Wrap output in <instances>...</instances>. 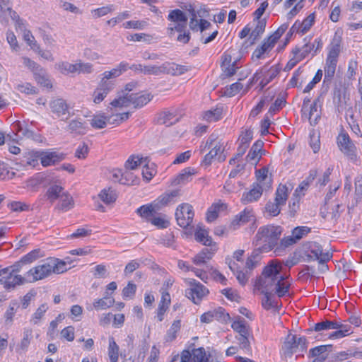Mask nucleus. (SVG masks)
I'll list each match as a JSON object with an SVG mask.
<instances>
[{"label": "nucleus", "mask_w": 362, "mask_h": 362, "mask_svg": "<svg viewBox=\"0 0 362 362\" xmlns=\"http://www.w3.org/2000/svg\"><path fill=\"white\" fill-rule=\"evenodd\" d=\"M282 267L277 260H272L267 265L261 276L257 279L255 287L261 293L274 292L279 298L284 296L289 290L290 284L281 274Z\"/></svg>", "instance_id": "1"}, {"label": "nucleus", "mask_w": 362, "mask_h": 362, "mask_svg": "<svg viewBox=\"0 0 362 362\" xmlns=\"http://www.w3.org/2000/svg\"><path fill=\"white\" fill-rule=\"evenodd\" d=\"M67 270L66 263L57 258L50 257L27 272L30 283L43 279L52 273L61 274Z\"/></svg>", "instance_id": "2"}, {"label": "nucleus", "mask_w": 362, "mask_h": 362, "mask_svg": "<svg viewBox=\"0 0 362 362\" xmlns=\"http://www.w3.org/2000/svg\"><path fill=\"white\" fill-rule=\"evenodd\" d=\"M282 231V228L279 226H261L255 235L253 243L262 251L269 252L277 245Z\"/></svg>", "instance_id": "3"}, {"label": "nucleus", "mask_w": 362, "mask_h": 362, "mask_svg": "<svg viewBox=\"0 0 362 362\" xmlns=\"http://www.w3.org/2000/svg\"><path fill=\"white\" fill-rule=\"evenodd\" d=\"M206 148L210 149V151L205 155L202 165L208 167L211 164L213 159L218 156V153L223 151V144L219 141H216L214 135H211L206 141L204 148L201 149V153H204Z\"/></svg>", "instance_id": "4"}, {"label": "nucleus", "mask_w": 362, "mask_h": 362, "mask_svg": "<svg viewBox=\"0 0 362 362\" xmlns=\"http://www.w3.org/2000/svg\"><path fill=\"white\" fill-rule=\"evenodd\" d=\"M194 216L193 207L189 204H182L176 209V221L182 228H186L189 226L193 221Z\"/></svg>", "instance_id": "5"}, {"label": "nucleus", "mask_w": 362, "mask_h": 362, "mask_svg": "<svg viewBox=\"0 0 362 362\" xmlns=\"http://www.w3.org/2000/svg\"><path fill=\"white\" fill-rule=\"evenodd\" d=\"M332 257V253L329 252H324L322 246L317 243H313L309 247V252L306 255V261H318L319 264L322 267H327L325 264Z\"/></svg>", "instance_id": "6"}, {"label": "nucleus", "mask_w": 362, "mask_h": 362, "mask_svg": "<svg viewBox=\"0 0 362 362\" xmlns=\"http://www.w3.org/2000/svg\"><path fill=\"white\" fill-rule=\"evenodd\" d=\"M190 288L185 290V296L195 304H199L202 298L209 293L208 289L195 279L188 281Z\"/></svg>", "instance_id": "7"}, {"label": "nucleus", "mask_w": 362, "mask_h": 362, "mask_svg": "<svg viewBox=\"0 0 362 362\" xmlns=\"http://www.w3.org/2000/svg\"><path fill=\"white\" fill-rule=\"evenodd\" d=\"M129 69V64L124 62H121L117 67L110 71H105L103 74L100 83L107 86L114 88L115 81L112 80L119 76L123 72Z\"/></svg>", "instance_id": "8"}, {"label": "nucleus", "mask_w": 362, "mask_h": 362, "mask_svg": "<svg viewBox=\"0 0 362 362\" xmlns=\"http://www.w3.org/2000/svg\"><path fill=\"white\" fill-rule=\"evenodd\" d=\"M49 107L51 111L62 120H67L73 115L69 112V105L63 98H56L50 101Z\"/></svg>", "instance_id": "9"}, {"label": "nucleus", "mask_w": 362, "mask_h": 362, "mask_svg": "<svg viewBox=\"0 0 362 362\" xmlns=\"http://www.w3.org/2000/svg\"><path fill=\"white\" fill-rule=\"evenodd\" d=\"M337 144L340 150L351 159L355 156L356 146L346 133H340L337 136Z\"/></svg>", "instance_id": "10"}, {"label": "nucleus", "mask_w": 362, "mask_h": 362, "mask_svg": "<svg viewBox=\"0 0 362 362\" xmlns=\"http://www.w3.org/2000/svg\"><path fill=\"white\" fill-rule=\"evenodd\" d=\"M190 69L189 66L180 65L175 63L165 62L160 66V74L179 76L185 74Z\"/></svg>", "instance_id": "11"}, {"label": "nucleus", "mask_w": 362, "mask_h": 362, "mask_svg": "<svg viewBox=\"0 0 362 362\" xmlns=\"http://www.w3.org/2000/svg\"><path fill=\"white\" fill-rule=\"evenodd\" d=\"M66 131L74 135H83L87 132V125L81 118L73 119L68 122Z\"/></svg>", "instance_id": "12"}, {"label": "nucleus", "mask_w": 362, "mask_h": 362, "mask_svg": "<svg viewBox=\"0 0 362 362\" xmlns=\"http://www.w3.org/2000/svg\"><path fill=\"white\" fill-rule=\"evenodd\" d=\"M153 95L148 93H129L130 105H133L134 108H141L150 102Z\"/></svg>", "instance_id": "13"}, {"label": "nucleus", "mask_w": 362, "mask_h": 362, "mask_svg": "<svg viewBox=\"0 0 362 362\" xmlns=\"http://www.w3.org/2000/svg\"><path fill=\"white\" fill-rule=\"evenodd\" d=\"M341 37L336 33L328 47L329 53L326 60L337 62V59L341 52Z\"/></svg>", "instance_id": "14"}, {"label": "nucleus", "mask_w": 362, "mask_h": 362, "mask_svg": "<svg viewBox=\"0 0 362 362\" xmlns=\"http://www.w3.org/2000/svg\"><path fill=\"white\" fill-rule=\"evenodd\" d=\"M41 163L44 167L54 165L55 163L62 160L64 156L62 153H57L56 152H40Z\"/></svg>", "instance_id": "15"}, {"label": "nucleus", "mask_w": 362, "mask_h": 362, "mask_svg": "<svg viewBox=\"0 0 362 362\" xmlns=\"http://www.w3.org/2000/svg\"><path fill=\"white\" fill-rule=\"evenodd\" d=\"M178 195L179 191L177 189L163 194L153 202V206H156V209L160 210L162 207L167 206L173 202V199Z\"/></svg>", "instance_id": "16"}, {"label": "nucleus", "mask_w": 362, "mask_h": 362, "mask_svg": "<svg viewBox=\"0 0 362 362\" xmlns=\"http://www.w3.org/2000/svg\"><path fill=\"white\" fill-rule=\"evenodd\" d=\"M16 13L12 10L10 0H0V21H6L10 17L14 19Z\"/></svg>", "instance_id": "17"}, {"label": "nucleus", "mask_w": 362, "mask_h": 362, "mask_svg": "<svg viewBox=\"0 0 362 362\" xmlns=\"http://www.w3.org/2000/svg\"><path fill=\"white\" fill-rule=\"evenodd\" d=\"M129 69L133 70L136 73H141L147 75H159L160 74V66L149 65L143 66L140 64L129 65Z\"/></svg>", "instance_id": "18"}, {"label": "nucleus", "mask_w": 362, "mask_h": 362, "mask_svg": "<svg viewBox=\"0 0 362 362\" xmlns=\"http://www.w3.org/2000/svg\"><path fill=\"white\" fill-rule=\"evenodd\" d=\"M262 194V187L259 184L254 185L253 188L243 194L241 201L243 204L257 201Z\"/></svg>", "instance_id": "19"}, {"label": "nucleus", "mask_w": 362, "mask_h": 362, "mask_svg": "<svg viewBox=\"0 0 362 362\" xmlns=\"http://www.w3.org/2000/svg\"><path fill=\"white\" fill-rule=\"evenodd\" d=\"M272 41L268 40V37L264 39L262 45L255 49L252 53V59L253 60L259 59L264 57V54L269 53L274 47Z\"/></svg>", "instance_id": "20"}, {"label": "nucleus", "mask_w": 362, "mask_h": 362, "mask_svg": "<svg viewBox=\"0 0 362 362\" xmlns=\"http://www.w3.org/2000/svg\"><path fill=\"white\" fill-rule=\"evenodd\" d=\"M286 356H291L293 353L298 351L297 336L288 334L282 346Z\"/></svg>", "instance_id": "21"}, {"label": "nucleus", "mask_w": 362, "mask_h": 362, "mask_svg": "<svg viewBox=\"0 0 362 362\" xmlns=\"http://www.w3.org/2000/svg\"><path fill=\"white\" fill-rule=\"evenodd\" d=\"M8 278L9 279H8L5 286L6 290L14 289L17 286H21L29 282L27 272L25 274L24 276L19 274H11Z\"/></svg>", "instance_id": "22"}, {"label": "nucleus", "mask_w": 362, "mask_h": 362, "mask_svg": "<svg viewBox=\"0 0 362 362\" xmlns=\"http://www.w3.org/2000/svg\"><path fill=\"white\" fill-rule=\"evenodd\" d=\"M308 50L305 49L303 52H300V49L299 47H296L293 49L292 53L293 54V57L291 59L284 68V71H290L299 62L303 59L308 55Z\"/></svg>", "instance_id": "23"}, {"label": "nucleus", "mask_w": 362, "mask_h": 362, "mask_svg": "<svg viewBox=\"0 0 362 362\" xmlns=\"http://www.w3.org/2000/svg\"><path fill=\"white\" fill-rule=\"evenodd\" d=\"M253 221L254 215L252 211L246 208L243 211L235 216V218L232 221V225L234 226H241Z\"/></svg>", "instance_id": "24"}, {"label": "nucleus", "mask_w": 362, "mask_h": 362, "mask_svg": "<svg viewBox=\"0 0 362 362\" xmlns=\"http://www.w3.org/2000/svg\"><path fill=\"white\" fill-rule=\"evenodd\" d=\"M215 251L216 248H204L200 252L194 256L193 258V262L198 266L205 264L207 260L212 258Z\"/></svg>", "instance_id": "25"}, {"label": "nucleus", "mask_w": 362, "mask_h": 362, "mask_svg": "<svg viewBox=\"0 0 362 362\" xmlns=\"http://www.w3.org/2000/svg\"><path fill=\"white\" fill-rule=\"evenodd\" d=\"M194 236L197 242L202 243L203 245L206 246H214V245H213L212 238L209 236L208 232L205 229H203L199 225L197 227Z\"/></svg>", "instance_id": "26"}, {"label": "nucleus", "mask_w": 362, "mask_h": 362, "mask_svg": "<svg viewBox=\"0 0 362 362\" xmlns=\"http://www.w3.org/2000/svg\"><path fill=\"white\" fill-rule=\"evenodd\" d=\"M194 174V169L187 168L184 169L173 181L172 185L174 186L184 185L190 180L192 175Z\"/></svg>", "instance_id": "27"}, {"label": "nucleus", "mask_w": 362, "mask_h": 362, "mask_svg": "<svg viewBox=\"0 0 362 362\" xmlns=\"http://www.w3.org/2000/svg\"><path fill=\"white\" fill-rule=\"evenodd\" d=\"M113 88H111L106 85H103L100 83H98L97 88L95 90L93 93V102L95 103H100L102 102L104 98L107 96L110 90Z\"/></svg>", "instance_id": "28"}, {"label": "nucleus", "mask_w": 362, "mask_h": 362, "mask_svg": "<svg viewBox=\"0 0 362 362\" xmlns=\"http://www.w3.org/2000/svg\"><path fill=\"white\" fill-rule=\"evenodd\" d=\"M158 211L156 206H153V202L148 205H143L137 209L136 213L142 218L150 221L153 216L154 214Z\"/></svg>", "instance_id": "29"}, {"label": "nucleus", "mask_w": 362, "mask_h": 362, "mask_svg": "<svg viewBox=\"0 0 362 362\" xmlns=\"http://www.w3.org/2000/svg\"><path fill=\"white\" fill-rule=\"evenodd\" d=\"M114 303V298L110 297L108 296V293L107 292L106 295L103 298L95 300V302L93 303V308L97 310H105L112 307Z\"/></svg>", "instance_id": "30"}, {"label": "nucleus", "mask_w": 362, "mask_h": 362, "mask_svg": "<svg viewBox=\"0 0 362 362\" xmlns=\"http://www.w3.org/2000/svg\"><path fill=\"white\" fill-rule=\"evenodd\" d=\"M319 103L320 98H317L310 107L308 119L311 125H315L317 123L318 119L320 118V115L317 110Z\"/></svg>", "instance_id": "31"}, {"label": "nucleus", "mask_w": 362, "mask_h": 362, "mask_svg": "<svg viewBox=\"0 0 362 362\" xmlns=\"http://www.w3.org/2000/svg\"><path fill=\"white\" fill-rule=\"evenodd\" d=\"M289 190H291V189L286 185L280 184L276 192L275 201L279 202L281 204L285 205Z\"/></svg>", "instance_id": "32"}, {"label": "nucleus", "mask_w": 362, "mask_h": 362, "mask_svg": "<svg viewBox=\"0 0 362 362\" xmlns=\"http://www.w3.org/2000/svg\"><path fill=\"white\" fill-rule=\"evenodd\" d=\"M168 19L170 21L180 23H187V16L185 13L180 9H175L170 11Z\"/></svg>", "instance_id": "33"}, {"label": "nucleus", "mask_w": 362, "mask_h": 362, "mask_svg": "<svg viewBox=\"0 0 362 362\" xmlns=\"http://www.w3.org/2000/svg\"><path fill=\"white\" fill-rule=\"evenodd\" d=\"M332 351V345H321L310 350L309 356L311 357L322 356L327 357V353Z\"/></svg>", "instance_id": "34"}, {"label": "nucleus", "mask_w": 362, "mask_h": 362, "mask_svg": "<svg viewBox=\"0 0 362 362\" xmlns=\"http://www.w3.org/2000/svg\"><path fill=\"white\" fill-rule=\"evenodd\" d=\"M34 77L37 83L47 88H52V83L48 78L46 71L42 68L40 71L35 72Z\"/></svg>", "instance_id": "35"}, {"label": "nucleus", "mask_w": 362, "mask_h": 362, "mask_svg": "<svg viewBox=\"0 0 362 362\" xmlns=\"http://www.w3.org/2000/svg\"><path fill=\"white\" fill-rule=\"evenodd\" d=\"M339 327L337 328L336 331L333 332L329 335L331 339H340L345 336H347L351 333V326L348 325H343L339 322Z\"/></svg>", "instance_id": "36"}, {"label": "nucleus", "mask_w": 362, "mask_h": 362, "mask_svg": "<svg viewBox=\"0 0 362 362\" xmlns=\"http://www.w3.org/2000/svg\"><path fill=\"white\" fill-rule=\"evenodd\" d=\"M181 327V321L180 320H175L170 328L168 330L165 339L167 342L173 341L177 337V333Z\"/></svg>", "instance_id": "37"}, {"label": "nucleus", "mask_w": 362, "mask_h": 362, "mask_svg": "<svg viewBox=\"0 0 362 362\" xmlns=\"http://www.w3.org/2000/svg\"><path fill=\"white\" fill-rule=\"evenodd\" d=\"M339 322L330 321L325 320L320 322L316 323L314 326V330L316 332H320L323 330L334 329L339 327Z\"/></svg>", "instance_id": "38"}, {"label": "nucleus", "mask_w": 362, "mask_h": 362, "mask_svg": "<svg viewBox=\"0 0 362 362\" xmlns=\"http://www.w3.org/2000/svg\"><path fill=\"white\" fill-rule=\"evenodd\" d=\"M40 152L29 153L27 156H24V158L21 161V164L23 166H31L32 168L35 167L38 165V158H40L39 153Z\"/></svg>", "instance_id": "39"}, {"label": "nucleus", "mask_w": 362, "mask_h": 362, "mask_svg": "<svg viewBox=\"0 0 362 362\" xmlns=\"http://www.w3.org/2000/svg\"><path fill=\"white\" fill-rule=\"evenodd\" d=\"M211 354L206 356L205 349L203 347L194 349L192 350L193 362H209Z\"/></svg>", "instance_id": "40"}, {"label": "nucleus", "mask_w": 362, "mask_h": 362, "mask_svg": "<svg viewBox=\"0 0 362 362\" xmlns=\"http://www.w3.org/2000/svg\"><path fill=\"white\" fill-rule=\"evenodd\" d=\"M62 193H64L63 192V188L61 186L54 185L51 186L47 192V199L51 202H53L58 198L62 197Z\"/></svg>", "instance_id": "41"}, {"label": "nucleus", "mask_w": 362, "mask_h": 362, "mask_svg": "<svg viewBox=\"0 0 362 362\" xmlns=\"http://www.w3.org/2000/svg\"><path fill=\"white\" fill-rule=\"evenodd\" d=\"M158 120L159 123L169 127L175 124L177 121V119L172 112H163L160 114Z\"/></svg>", "instance_id": "42"}, {"label": "nucleus", "mask_w": 362, "mask_h": 362, "mask_svg": "<svg viewBox=\"0 0 362 362\" xmlns=\"http://www.w3.org/2000/svg\"><path fill=\"white\" fill-rule=\"evenodd\" d=\"M110 105L114 107H123L130 105L129 93H122L110 103Z\"/></svg>", "instance_id": "43"}, {"label": "nucleus", "mask_w": 362, "mask_h": 362, "mask_svg": "<svg viewBox=\"0 0 362 362\" xmlns=\"http://www.w3.org/2000/svg\"><path fill=\"white\" fill-rule=\"evenodd\" d=\"M337 64L336 62L326 60L324 82L332 81L335 74Z\"/></svg>", "instance_id": "44"}, {"label": "nucleus", "mask_w": 362, "mask_h": 362, "mask_svg": "<svg viewBox=\"0 0 362 362\" xmlns=\"http://www.w3.org/2000/svg\"><path fill=\"white\" fill-rule=\"evenodd\" d=\"M99 197L100 199L107 204L115 202L117 199L115 192L111 189H103L99 194Z\"/></svg>", "instance_id": "45"}, {"label": "nucleus", "mask_w": 362, "mask_h": 362, "mask_svg": "<svg viewBox=\"0 0 362 362\" xmlns=\"http://www.w3.org/2000/svg\"><path fill=\"white\" fill-rule=\"evenodd\" d=\"M284 204H281L279 202H276L275 199L274 202L269 201L265 206L266 211L272 216H276L280 214L281 206Z\"/></svg>", "instance_id": "46"}, {"label": "nucleus", "mask_w": 362, "mask_h": 362, "mask_svg": "<svg viewBox=\"0 0 362 362\" xmlns=\"http://www.w3.org/2000/svg\"><path fill=\"white\" fill-rule=\"evenodd\" d=\"M33 337V330L30 328H25L23 331V337L18 344V349L22 351H26L28 348L31 339Z\"/></svg>", "instance_id": "47"}, {"label": "nucleus", "mask_w": 362, "mask_h": 362, "mask_svg": "<svg viewBox=\"0 0 362 362\" xmlns=\"http://www.w3.org/2000/svg\"><path fill=\"white\" fill-rule=\"evenodd\" d=\"M222 109L216 107L214 110H211L204 112V119L208 122H216L221 117Z\"/></svg>", "instance_id": "48"}, {"label": "nucleus", "mask_w": 362, "mask_h": 362, "mask_svg": "<svg viewBox=\"0 0 362 362\" xmlns=\"http://www.w3.org/2000/svg\"><path fill=\"white\" fill-rule=\"evenodd\" d=\"M214 319L222 323H227L230 320V317L225 309L222 307H218L214 310Z\"/></svg>", "instance_id": "49"}, {"label": "nucleus", "mask_w": 362, "mask_h": 362, "mask_svg": "<svg viewBox=\"0 0 362 362\" xmlns=\"http://www.w3.org/2000/svg\"><path fill=\"white\" fill-rule=\"evenodd\" d=\"M57 69L63 74H68L70 73H76L77 71L76 64H71L67 62H64L57 64Z\"/></svg>", "instance_id": "50"}, {"label": "nucleus", "mask_w": 362, "mask_h": 362, "mask_svg": "<svg viewBox=\"0 0 362 362\" xmlns=\"http://www.w3.org/2000/svg\"><path fill=\"white\" fill-rule=\"evenodd\" d=\"M266 27V21L262 19L257 21L255 28L251 32L250 37H252L253 41H255L264 33Z\"/></svg>", "instance_id": "51"}, {"label": "nucleus", "mask_w": 362, "mask_h": 362, "mask_svg": "<svg viewBox=\"0 0 362 362\" xmlns=\"http://www.w3.org/2000/svg\"><path fill=\"white\" fill-rule=\"evenodd\" d=\"M107 117L103 115H95L90 120L91 126L95 129H103L106 127Z\"/></svg>", "instance_id": "52"}, {"label": "nucleus", "mask_w": 362, "mask_h": 362, "mask_svg": "<svg viewBox=\"0 0 362 362\" xmlns=\"http://www.w3.org/2000/svg\"><path fill=\"white\" fill-rule=\"evenodd\" d=\"M231 327L234 331L238 332V335L249 334V330L246 327L245 320L234 321Z\"/></svg>", "instance_id": "53"}, {"label": "nucleus", "mask_w": 362, "mask_h": 362, "mask_svg": "<svg viewBox=\"0 0 362 362\" xmlns=\"http://www.w3.org/2000/svg\"><path fill=\"white\" fill-rule=\"evenodd\" d=\"M315 21L314 13L310 14L302 22H299V27L300 28V33L302 34L305 33L310 30Z\"/></svg>", "instance_id": "54"}, {"label": "nucleus", "mask_w": 362, "mask_h": 362, "mask_svg": "<svg viewBox=\"0 0 362 362\" xmlns=\"http://www.w3.org/2000/svg\"><path fill=\"white\" fill-rule=\"evenodd\" d=\"M60 199V204L59 206V209L63 211H67L73 206L72 197L69 196L68 194L62 193Z\"/></svg>", "instance_id": "55"}, {"label": "nucleus", "mask_w": 362, "mask_h": 362, "mask_svg": "<svg viewBox=\"0 0 362 362\" xmlns=\"http://www.w3.org/2000/svg\"><path fill=\"white\" fill-rule=\"evenodd\" d=\"M109 357L111 362H117L118 359L119 347L112 338L109 341Z\"/></svg>", "instance_id": "56"}, {"label": "nucleus", "mask_w": 362, "mask_h": 362, "mask_svg": "<svg viewBox=\"0 0 362 362\" xmlns=\"http://www.w3.org/2000/svg\"><path fill=\"white\" fill-rule=\"evenodd\" d=\"M262 293L264 295V298L262 300V305L264 309L269 310L276 305L275 301L272 299V296L275 294L274 292L267 291V293Z\"/></svg>", "instance_id": "57"}, {"label": "nucleus", "mask_w": 362, "mask_h": 362, "mask_svg": "<svg viewBox=\"0 0 362 362\" xmlns=\"http://www.w3.org/2000/svg\"><path fill=\"white\" fill-rule=\"evenodd\" d=\"M310 231V228L306 226H298L296 227L291 233L292 236L295 238V240H298L303 238Z\"/></svg>", "instance_id": "58"}, {"label": "nucleus", "mask_w": 362, "mask_h": 362, "mask_svg": "<svg viewBox=\"0 0 362 362\" xmlns=\"http://www.w3.org/2000/svg\"><path fill=\"white\" fill-rule=\"evenodd\" d=\"M47 309L48 306L46 303L42 304L33 314L31 322L34 325H37L39 322V321L42 319Z\"/></svg>", "instance_id": "59"}, {"label": "nucleus", "mask_w": 362, "mask_h": 362, "mask_svg": "<svg viewBox=\"0 0 362 362\" xmlns=\"http://www.w3.org/2000/svg\"><path fill=\"white\" fill-rule=\"evenodd\" d=\"M288 25L287 23L282 24L272 35L268 37V40H270L274 45L277 40L281 37V35L288 29Z\"/></svg>", "instance_id": "60"}, {"label": "nucleus", "mask_w": 362, "mask_h": 362, "mask_svg": "<svg viewBox=\"0 0 362 362\" xmlns=\"http://www.w3.org/2000/svg\"><path fill=\"white\" fill-rule=\"evenodd\" d=\"M143 158L138 156H132L125 163V168L129 170H134L141 164Z\"/></svg>", "instance_id": "61"}, {"label": "nucleus", "mask_w": 362, "mask_h": 362, "mask_svg": "<svg viewBox=\"0 0 362 362\" xmlns=\"http://www.w3.org/2000/svg\"><path fill=\"white\" fill-rule=\"evenodd\" d=\"M243 88L242 83L238 82L234 83L229 87H226L224 94L228 97H232L237 94Z\"/></svg>", "instance_id": "62"}, {"label": "nucleus", "mask_w": 362, "mask_h": 362, "mask_svg": "<svg viewBox=\"0 0 362 362\" xmlns=\"http://www.w3.org/2000/svg\"><path fill=\"white\" fill-rule=\"evenodd\" d=\"M322 77V71L321 69H318L313 80L304 88L303 93H305L310 92L314 88L315 85L321 81Z\"/></svg>", "instance_id": "63"}, {"label": "nucleus", "mask_w": 362, "mask_h": 362, "mask_svg": "<svg viewBox=\"0 0 362 362\" xmlns=\"http://www.w3.org/2000/svg\"><path fill=\"white\" fill-rule=\"evenodd\" d=\"M286 104V100L282 98H277L275 102L269 107L268 113L273 115L281 110Z\"/></svg>", "instance_id": "64"}]
</instances>
